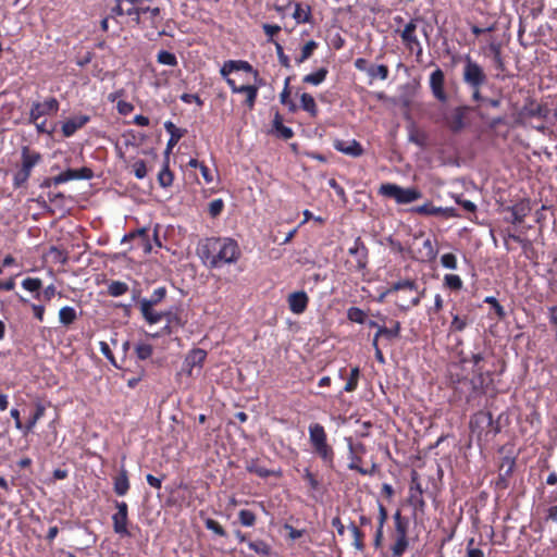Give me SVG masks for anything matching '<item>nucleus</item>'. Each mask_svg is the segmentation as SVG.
<instances>
[{
	"label": "nucleus",
	"instance_id": "2eb2a0df",
	"mask_svg": "<svg viewBox=\"0 0 557 557\" xmlns=\"http://www.w3.org/2000/svg\"><path fill=\"white\" fill-rule=\"evenodd\" d=\"M159 314L161 320L165 319L166 322L178 329H183L188 322L187 312L182 305L171 306L166 310L160 311Z\"/></svg>",
	"mask_w": 557,
	"mask_h": 557
},
{
	"label": "nucleus",
	"instance_id": "f257e3e1",
	"mask_svg": "<svg viewBox=\"0 0 557 557\" xmlns=\"http://www.w3.org/2000/svg\"><path fill=\"white\" fill-rule=\"evenodd\" d=\"M422 495L423 491L416 471L411 474L409 496L401 508H396L393 505V498L395 496L394 487L388 483H383L380 492V499L377 500V521L385 522L391 509H395V522H409L410 520L413 522H423L425 503Z\"/></svg>",
	"mask_w": 557,
	"mask_h": 557
},
{
	"label": "nucleus",
	"instance_id": "c03bdc74",
	"mask_svg": "<svg viewBox=\"0 0 557 557\" xmlns=\"http://www.w3.org/2000/svg\"><path fill=\"white\" fill-rule=\"evenodd\" d=\"M22 287L30 293H36L35 297L40 298L39 290L42 287V281L38 277H26L22 282Z\"/></svg>",
	"mask_w": 557,
	"mask_h": 557
},
{
	"label": "nucleus",
	"instance_id": "3c124183",
	"mask_svg": "<svg viewBox=\"0 0 557 557\" xmlns=\"http://www.w3.org/2000/svg\"><path fill=\"white\" fill-rule=\"evenodd\" d=\"M116 511L112 516L113 522H127V504L125 502L115 503Z\"/></svg>",
	"mask_w": 557,
	"mask_h": 557
},
{
	"label": "nucleus",
	"instance_id": "c756f323",
	"mask_svg": "<svg viewBox=\"0 0 557 557\" xmlns=\"http://www.w3.org/2000/svg\"><path fill=\"white\" fill-rule=\"evenodd\" d=\"M65 182L74 181V180H90L94 176V172L91 169L83 166L81 169H67L62 172Z\"/></svg>",
	"mask_w": 557,
	"mask_h": 557
},
{
	"label": "nucleus",
	"instance_id": "338daca9",
	"mask_svg": "<svg viewBox=\"0 0 557 557\" xmlns=\"http://www.w3.org/2000/svg\"><path fill=\"white\" fill-rule=\"evenodd\" d=\"M474 540L471 539L467 546V557H484L482 549L473 547Z\"/></svg>",
	"mask_w": 557,
	"mask_h": 557
},
{
	"label": "nucleus",
	"instance_id": "9b49d317",
	"mask_svg": "<svg viewBox=\"0 0 557 557\" xmlns=\"http://www.w3.org/2000/svg\"><path fill=\"white\" fill-rule=\"evenodd\" d=\"M348 255L351 257V260H348V269L354 272L363 271L369 262V250L361 239V237H357L354 240V244L348 249Z\"/></svg>",
	"mask_w": 557,
	"mask_h": 557
},
{
	"label": "nucleus",
	"instance_id": "7c9ffc66",
	"mask_svg": "<svg viewBox=\"0 0 557 557\" xmlns=\"http://www.w3.org/2000/svg\"><path fill=\"white\" fill-rule=\"evenodd\" d=\"M418 260L422 262H430L436 259L437 250L435 249L433 242L430 238H425L422 244V248L418 251Z\"/></svg>",
	"mask_w": 557,
	"mask_h": 557
},
{
	"label": "nucleus",
	"instance_id": "ddd939ff",
	"mask_svg": "<svg viewBox=\"0 0 557 557\" xmlns=\"http://www.w3.org/2000/svg\"><path fill=\"white\" fill-rule=\"evenodd\" d=\"M60 102L55 97H49L42 102H34L29 111V122L36 123L40 117L58 113Z\"/></svg>",
	"mask_w": 557,
	"mask_h": 557
},
{
	"label": "nucleus",
	"instance_id": "4d7b16f0",
	"mask_svg": "<svg viewBox=\"0 0 557 557\" xmlns=\"http://www.w3.org/2000/svg\"><path fill=\"white\" fill-rule=\"evenodd\" d=\"M484 302L491 305V307L494 309L496 315L499 319H504L506 317V311H505L504 307L499 304V301L495 297L488 296L484 299Z\"/></svg>",
	"mask_w": 557,
	"mask_h": 557
},
{
	"label": "nucleus",
	"instance_id": "79ce46f5",
	"mask_svg": "<svg viewBox=\"0 0 557 557\" xmlns=\"http://www.w3.org/2000/svg\"><path fill=\"white\" fill-rule=\"evenodd\" d=\"M443 285L450 290L459 292L463 287V282L457 274H445Z\"/></svg>",
	"mask_w": 557,
	"mask_h": 557
},
{
	"label": "nucleus",
	"instance_id": "4c0bfd02",
	"mask_svg": "<svg viewBox=\"0 0 557 557\" xmlns=\"http://www.w3.org/2000/svg\"><path fill=\"white\" fill-rule=\"evenodd\" d=\"M290 77H286L284 82V87L282 92L280 94V102L284 106L288 107L290 112H296L297 106L294 101L290 100V88H289Z\"/></svg>",
	"mask_w": 557,
	"mask_h": 557
},
{
	"label": "nucleus",
	"instance_id": "b1692460",
	"mask_svg": "<svg viewBox=\"0 0 557 557\" xmlns=\"http://www.w3.org/2000/svg\"><path fill=\"white\" fill-rule=\"evenodd\" d=\"M207 358V351L201 348H194L185 358V366L188 368V373L191 374L195 367L201 368Z\"/></svg>",
	"mask_w": 557,
	"mask_h": 557
},
{
	"label": "nucleus",
	"instance_id": "c85d7f7f",
	"mask_svg": "<svg viewBox=\"0 0 557 557\" xmlns=\"http://www.w3.org/2000/svg\"><path fill=\"white\" fill-rule=\"evenodd\" d=\"M302 478L307 482L310 495L313 498H317V494L320 496L323 494L321 482L318 480L317 475L312 473L308 468L305 469Z\"/></svg>",
	"mask_w": 557,
	"mask_h": 557
},
{
	"label": "nucleus",
	"instance_id": "58836bf2",
	"mask_svg": "<svg viewBox=\"0 0 557 557\" xmlns=\"http://www.w3.org/2000/svg\"><path fill=\"white\" fill-rule=\"evenodd\" d=\"M400 38L403 44L409 51L416 52L417 58H420L422 55V45L418 39L417 35H409L408 37L401 36Z\"/></svg>",
	"mask_w": 557,
	"mask_h": 557
},
{
	"label": "nucleus",
	"instance_id": "13d9d810",
	"mask_svg": "<svg viewBox=\"0 0 557 557\" xmlns=\"http://www.w3.org/2000/svg\"><path fill=\"white\" fill-rule=\"evenodd\" d=\"M262 29L264 34L268 36V41L274 44L276 41L273 39V37L277 35L282 28L280 25L276 24H263Z\"/></svg>",
	"mask_w": 557,
	"mask_h": 557
},
{
	"label": "nucleus",
	"instance_id": "a18cd8bd",
	"mask_svg": "<svg viewBox=\"0 0 557 557\" xmlns=\"http://www.w3.org/2000/svg\"><path fill=\"white\" fill-rule=\"evenodd\" d=\"M527 115L530 117L546 119L549 110L546 106L540 103H531L529 108H525Z\"/></svg>",
	"mask_w": 557,
	"mask_h": 557
},
{
	"label": "nucleus",
	"instance_id": "f704fd0d",
	"mask_svg": "<svg viewBox=\"0 0 557 557\" xmlns=\"http://www.w3.org/2000/svg\"><path fill=\"white\" fill-rule=\"evenodd\" d=\"M327 74H329L327 67H325V66L320 67L315 72L305 75L302 77V83L313 85V86H319L320 84H322L325 81Z\"/></svg>",
	"mask_w": 557,
	"mask_h": 557
},
{
	"label": "nucleus",
	"instance_id": "dca6fc26",
	"mask_svg": "<svg viewBox=\"0 0 557 557\" xmlns=\"http://www.w3.org/2000/svg\"><path fill=\"white\" fill-rule=\"evenodd\" d=\"M506 210L511 214L509 219H506L507 222L516 225L521 224L532 210L530 199H520L512 206L507 207Z\"/></svg>",
	"mask_w": 557,
	"mask_h": 557
},
{
	"label": "nucleus",
	"instance_id": "0e129e2a",
	"mask_svg": "<svg viewBox=\"0 0 557 557\" xmlns=\"http://www.w3.org/2000/svg\"><path fill=\"white\" fill-rule=\"evenodd\" d=\"M146 1L147 0H141L140 4L137 5V15H135L136 25H140L143 16L152 9L151 7L145 4Z\"/></svg>",
	"mask_w": 557,
	"mask_h": 557
},
{
	"label": "nucleus",
	"instance_id": "de8ad7c7",
	"mask_svg": "<svg viewBox=\"0 0 557 557\" xmlns=\"http://www.w3.org/2000/svg\"><path fill=\"white\" fill-rule=\"evenodd\" d=\"M318 48V42L314 40H309L302 48L299 57L296 58V63L301 64L306 60H308Z\"/></svg>",
	"mask_w": 557,
	"mask_h": 557
},
{
	"label": "nucleus",
	"instance_id": "ea45409f",
	"mask_svg": "<svg viewBox=\"0 0 557 557\" xmlns=\"http://www.w3.org/2000/svg\"><path fill=\"white\" fill-rule=\"evenodd\" d=\"M174 175L170 170L169 160L164 162L163 168L158 174V183L161 187H170L173 184Z\"/></svg>",
	"mask_w": 557,
	"mask_h": 557
},
{
	"label": "nucleus",
	"instance_id": "7ed1b4c3",
	"mask_svg": "<svg viewBox=\"0 0 557 557\" xmlns=\"http://www.w3.org/2000/svg\"><path fill=\"white\" fill-rule=\"evenodd\" d=\"M197 255L209 269L235 264L242 258L238 243L231 237H207L199 242Z\"/></svg>",
	"mask_w": 557,
	"mask_h": 557
},
{
	"label": "nucleus",
	"instance_id": "20e7f679",
	"mask_svg": "<svg viewBox=\"0 0 557 557\" xmlns=\"http://www.w3.org/2000/svg\"><path fill=\"white\" fill-rule=\"evenodd\" d=\"M474 110V107L467 104L448 107L444 103L432 112L430 117L435 124H440L449 133L458 135L471 125L470 114Z\"/></svg>",
	"mask_w": 557,
	"mask_h": 557
},
{
	"label": "nucleus",
	"instance_id": "412c9836",
	"mask_svg": "<svg viewBox=\"0 0 557 557\" xmlns=\"http://www.w3.org/2000/svg\"><path fill=\"white\" fill-rule=\"evenodd\" d=\"M90 121L89 115L81 114L66 120L62 124V134L64 137L73 136L78 129L84 127Z\"/></svg>",
	"mask_w": 557,
	"mask_h": 557
},
{
	"label": "nucleus",
	"instance_id": "f3484780",
	"mask_svg": "<svg viewBox=\"0 0 557 557\" xmlns=\"http://www.w3.org/2000/svg\"><path fill=\"white\" fill-rule=\"evenodd\" d=\"M413 211L421 215H432L437 216L442 215L445 218H458L459 214L457 210L453 207H435L432 202H426L421 206H418L413 209Z\"/></svg>",
	"mask_w": 557,
	"mask_h": 557
},
{
	"label": "nucleus",
	"instance_id": "aec40b11",
	"mask_svg": "<svg viewBox=\"0 0 557 557\" xmlns=\"http://www.w3.org/2000/svg\"><path fill=\"white\" fill-rule=\"evenodd\" d=\"M287 302L289 310L294 314H301L308 308L309 297L304 290L294 292L288 295Z\"/></svg>",
	"mask_w": 557,
	"mask_h": 557
},
{
	"label": "nucleus",
	"instance_id": "774afa93",
	"mask_svg": "<svg viewBox=\"0 0 557 557\" xmlns=\"http://www.w3.org/2000/svg\"><path fill=\"white\" fill-rule=\"evenodd\" d=\"M548 318L550 324L556 329L555 338L557 341V305L548 309Z\"/></svg>",
	"mask_w": 557,
	"mask_h": 557
},
{
	"label": "nucleus",
	"instance_id": "e2e57ef3",
	"mask_svg": "<svg viewBox=\"0 0 557 557\" xmlns=\"http://www.w3.org/2000/svg\"><path fill=\"white\" fill-rule=\"evenodd\" d=\"M249 547L255 550L257 554H260V555H269L271 548L270 546L264 543L263 541H256V542H250L249 543Z\"/></svg>",
	"mask_w": 557,
	"mask_h": 557
},
{
	"label": "nucleus",
	"instance_id": "2f4dec72",
	"mask_svg": "<svg viewBox=\"0 0 557 557\" xmlns=\"http://www.w3.org/2000/svg\"><path fill=\"white\" fill-rule=\"evenodd\" d=\"M45 410H46V408L42 404H40V403L36 404L34 413L29 417L27 422L25 424H23L22 432L24 433V435H27L29 432L33 431L36 423L44 417Z\"/></svg>",
	"mask_w": 557,
	"mask_h": 557
},
{
	"label": "nucleus",
	"instance_id": "4be33fe9",
	"mask_svg": "<svg viewBox=\"0 0 557 557\" xmlns=\"http://www.w3.org/2000/svg\"><path fill=\"white\" fill-rule=\"evenodd\" d=\"M164 128L170 134V138L165 148V153L169 154L181 140V138L185 136L187 131L185 128L177 127L172 121H166L164 123Z\"/></svg>",
	"mask_w": 557,
	"mask_h": 557
},
{
	"label": "nucleus",
	"instance_id": "393cba45",
	"mask_svg": "<svg viewBox=\"0 0 557 557\" xmlns=\"http://www.w3.org/2000/svg\"><path fill=\"white\" fill-rule=\"evenodd\" d=\"M129 490V480L127 470L122 467L120 472L113 478V491L119 496H124Z\"/></svg>",
	"mask_w": 557,
	"mask_h": 557
},
{
	"label": "nucleus",
	"instance_id": "a211bd4d",
	"mask_svg": "<svg viewBox=\"0 0 557 557\" xmlns=\"http://www.w3.org/2000/svg\"><path fill=\"white\" fill-rule=\"evenodd\" d=\"M333 147L335 150H337L348 157H351V158H358L364 153L363 147L356 139H349V140L335 139L333 141Z\"/></svg>",
	"mask_w": 557,
	"mask_h": 557
},
{
	"label": "nucleus",
	"instance_id": "a878e982",
	"mask_svg": "<svg viewBox=\"0 0 557 557\" xmlns=\"http://www.w3.org/2000/svg\"><path fill=\"white\" fill-rule=\"evenodd\" d=\"M272 129L274 134L282 139L288 140L294 137V131L283 124V116L278 111H276L274 114L272 121Z\"/></svg>",
	"mask_w": 557,
	"mask_h": 557
},
{
	"label": "nucleus",
	"instance_id": "1a4fd4ad",
	"mask_svg": "<svg viewBox=\"0 0 557 557\" xmlns=\"http://www.w3.org/2000/svg\"><path fill=\"white\" fill-rule=\"evenodd\" d=\"M379 193L384 197L395 199L400 205L411 203L422 197L421 191L414 187L403 188L392 183L382 184Z\"/></svg>",
	"mask_w": 557,
	"mask_h": 557
},
{
	"label": "nucleus",
	"instance_id": "37998d69",
	"mask_svg": "<svg viewBox=\"0 0 557 557\" xmlns=\"http://www.w3.org/2000/svg\"><path fill=\"white\" fill-rule=\"evenodd\" d=\"M247 470H248V472L255 473L256 475H258V476H260L262 479H265V478H269V476H276V475L280 474V472H276L274 470H269L265 467L259 465L258 462H251L247 467Z\"/></svg>",
	"mask_w": 557,
	"mask_h": 557
},
{
	"label": "nucleus",
	"instance_id": "c9c22d12",
	"mask_svg": "<svg viewBox=\"0 0 557 557\" xmlns=\"http://www.w3.org/2000/svg\"><path fill=\"white\" fill-rule=\"evenodd\" d=\"M450 314H451V322L448 327V332L451 334V333H459V332L465 331L469 324L468 315L467 314L459 315V314H457V313L455 314L453 312H450Z\"/></svg>",
	"mask_w": 557,
	"mask_h": 557
},
{
	"label": "nucleus",
	"instance_id": "e433bc0d",
	"mask_svg": "<svg viewBox=\"0 0 557 557\" xmlns=\"http://www.w3.org/2000/svg\"><path fill=\"white\" fill-rule=\"evenodd\" d=\"M77 319L76 310L73 307L64 306L59 310V321L62 325L69 326Z\"/></svg>",
	"mask_w": 557,
	"mask_h": 557
},
{
	"label": "nucleus",
	"instance_id": "5fc2aeb1",
	"mask_svg": "<svg viewBox=\"0 0 557 557\" xmlns=\"http://www.w3.org/2000/svg\"><path fill=\"white\" fill-rule=\"evenodd\" d=\"M441 264L445 269L448 270H456L458 265L457 257L453 252H447L442 255L441 257Z\"/></svg>",
	"mask_w": 557,
	"mask_h": 557
},
{
	"label": "nucleus",
	"instance_id": "5701e85b",
	"mask_svg": "<svg viewBox=\"0 0 557 557\" xmlns=\"http://www.w3.org/2000/svg\"><path fill=\"white\" fill-rule=\"evenodd\" d=\"M131 240H138V246H141L146 253H149L151 251V244H150V238H149L147 228L143 227V228H138L136 231L129 232L128 234H125L123 237V242H131Z\"/></svg>",
	"mask_w": 557,
	"mask_h": 557
},
{
	"label": "nucleus",
	"instance_id": "f03ea898",
	"mask_svg": "<svg viewBox=\"0 0 557 557\" xmlns=\"http://www.w3.org/2000/svg\"><path fill=\"white\" fill-rule=\"evenodd\" d=\"M220 74L234 94H245V104L253 109L259 87L263 84L259 72L248 61L228 60L221 66Z\"/></svg>",
	"mask_w": 557,
	"mask_h": 557
},
{
	"label": "nucleus",
	"instance_id": "72a5a7b5",
	"mask_svg": "<svg viewBox=\"0 0 557 557\" xmlns=\"http://www.w3.org/2000/svg\"><path fill=\"white\" fill-rule=\"evenodd\" d=\"M300 108L306 111L311 117H317L319 113L318 106L312 95L304 92L300 96Z\"/></svg>",
	"mask_w": 557,
	"mask_h": 557
},
{
	"label": "nucleus",
	"instance_id": "bb28decb",
	"mask_svg": "<svg viewBox=\"0 0 557 557\" xmlns=\"http://www.w3.org/2000/svg\"><path fill=\"white\" fill-rule=\"evenodd\" d=\"M163 21L159 7H153L146 15L143 16L140 25L159 29Z\"/></svg>",
	"mask_w": 557,
	"mask_h": 557
},
{
	"label": "nucleus",
	"instance_id": "4468645a",
	"mask_svg": "<svg viewBox=\"0 0 557 557\" xmlns=\"http://www.w3.org/2000/svg\"><path fill=\"white\" fill-rule=\"evenodd\" d=\"M429 84L433 97L442 104L446 103L448 95L445 91V74L440 67L431 73Z\"/></svg>",
	"mask_w": 557,
	"mask_h": 557
},
{
	"label": "nucleus",
	"instance_id": "864d4df0",
	"mask_svg": "<svg viewBox=\"0 0 557 557\" xmlns=\"http://www.w3.org/2000/svg\"><path fill=\"white\" fill-rule=\"evenodd\" d=\"M136 355L138 359L146 360L151 357L153 352V348L148 343H139L135 347Z\"/></svg>",
	"mask_w": 557,
	"mask_h": 557
},
{
	"label": "nucleus",
	"instance_id": "6e6552de",
	"mask_svg": "<svg viewBox=\"0 0 557 557\" xmlns=\"http://www.w3.org/2000/svg\"><path fill=\"white\" fill-rule=\"evenodd\" d=\"M40 160L41 154L39 152L30 150L28 146L22 148V165L14 174V188L22 187L28 181L34 166H36Z\"/></svg>",
	"mask_w": 557,
	"mask_h": 557
},
{
	"label": "nucleus",
	"instance_id": "0eeeda50",
	"mask_svg": "<svg viewBox=\"0 0 557 557\" xmlns=\"http://www.w3.org/2000/svg\"><path fill=\"white\" fill-rule=\"evenodd\" d=\"M168 290L164 286L156 288L149 298L139 300V309L145 321L152 325L161 321L160 311L154 310V306L159 305L165 297Z\"/></svg>",
	"mask_w": 557,
	"mask_h": 557
},
{
	"label": "nucleus",
	"instance_id": "a19ab883",
	"mask_svg": "<svg viewBox=\"0 0 557 557\" xmlns=\"http://www.w3.org/2000/svg\"><path fill=\"white\" fill-rule=\"evenodd\" d=\"M360 369L359 367H354L350 370L349 376L347 379V382L344 386L343 392L351 393L355 392L358 387L359 380H360Z\"/></svg>",
	"mask_w": 557,
	"mask_h": 557
},
{
	"label": "nucleus",
	"instance_id": "39448f33",
	"mask_svg": "<svg viewBox=\"0 0 557 557\" xmlns=\"http://www.w3.org/2000/svg\"><path fill=\"white\" fill-rule=\"evenodd\" d=\"M309 441L314 453L323 460V462L334 468V450L327 444V435L325 429L320 423H311L309 425Z\"/></svg>",
	"mask_w": 557,
	"mask_h": 557
},
{
	"label": "nucleus",
	"instance_id": "bf43d9fd",
	"mask_svg": "<svg viewBox=\"0 0 557 557\" xmlns=\"http://www.w3.org/2000/svg\"><path fill=\"white\" fill-rule=\"evenodd\" d=\"M274 46L280 64L286 69H289L290 60L289 57L285 54L283 46L280 42H274Z\"/></svg>",
	"mask_w": 557,
	"mask_h": 557
},
{
	"label": "nucleus",
	"instance_id": "6e6d98bb",
	"mask_svg": "<svg viewBox=\"0 0 557 557\" xmlns=\"http://www.w3.org/2000/svg\"><path fill=\"white\" fill-rule=\"evenodd\" d=\"M223 209H224V201H223V199L219 198V199L212 200L209 203L208 212L211 218H216L222 213Z\"/></svg>",
	"mask_w": 557,
	"mask_h": 557
},
{
	"label": "nucleus",
	"instance_id": "9d476101",
	"mask_svg": "<svg viewBox=\"0 0 557 557\" xmlns=\"http://www.w3.org/2000/svg\"><path fill=\"white\" fill-rule=\"evenodd\" d=\"M488 356L490 355L485 350H482V351L471 354L470 357H462L460 359V361L462 363L471 362L473 364V372L475 373L476 377H475V380H471L470 384L472 385V388H473L472 393L475 396L484 394V382H485L484 375L485 374L483 372V369H484L483 363L485 362V360Z\"/></svg>",
	"mask_w": 557,
	"mask_h": 557
},
{
	"label": "nucleus",
	"instance_id": "f8f14e48",
	"mask_svg": "<svg viewBox=\"0 0 557 557\" xmlns=\"http://www.w3.org/2000/svg\"><path fill=\"white\" fill-rule=\"evenodd\" d=\"M465 67L462 73V79L469 87H482L486 83V74L482 66L473 61L470 54H466L463 58Z\"/></svg>",
	"mask_w": 557,
	"mask_h": 557
},
{
	"label": "nucleus",
	"instance_id": "423d86ee",
	"mask_svg": "<svg viewBox=\"0 0 557 557\" xmlns=\"http://www.w3.org/2000/svg\"><path fill=\"white\" fill-rule=\"evenodd\" d=\"M386 525V540L388 541L393 557H403L410 543L407 530L409 524Z\"/></svg>",
	"mask_w": 557,
	"mask_h": 557
},
{
	"label": "nucleus",
	"instance_id": "680f3d73",
	"mask_svg": "<svg viewBox=\"0 0 557 557\" xmlns=\"http://www.w3.org/2000/svg\"><path fill=\"white\" fill-rule=\"evenodd\" d=\"M133 173L138 180H143L147 175V166L144 160H137L133 164Z\"/></svg>",
	"mask_w": 557,
	"mask_h": 557
},
{
	"label": "nucleus",
	"instance_id": "8fccbe9b",
	"mask_svg": "<svg viewBox=\"0 0 557 557\" xmlns=\"http://www.w3.org/2000/svg\"><path fill=\"white\" fill-rule=\"evenodd\" d=\"M157 61L158 63L160 64H163V65H169V66H176L177 65V58L174 53L170 52V51H166V50H161L158 52L157 54Z\"/></svg>",
	"mask_w": 557,
	"mask_h": 557
},
{
	"label": "nucleus",
	"instance_id": "603ef678",
	"mask_svg": "<svg viewBox=\"0 0 557 557\" xmlns=\"http://www.w3.org/2000/svg\"><path fill=\"white\" fill-rule=\"evenodd\" d=\"M347 318L351 322L362 324L366 322L367 313L358 307H350L347 311Z\"/></svg>",
	"mask_w": 557,
	"mask_h": 557
},
{
	"label": "nucleus",
	"instance_id": "69168bd1",
	"mask_svg": "<svg viewBox=\"0 0 557 557\" xmlns=\"http://www.w3.org/2000/svg\"><path fill=\"white\" fill-rule=\"evenodd\" d=\"M380 337H385L387 341H393V339L397 338L394 335L393 331L386 326H379V330L376 331L373 338H376V342H379Z\"/></svg>",
	"mask_w": 557,
	"mask_h": 557
},
{
	"label": "nucleus",
	"instance_id": "cd10ccee",
	"mask_svg": "<svg viewBox=\"0 0 557 557\" xmlns=\"http://www.w3.org/2000/svg\"><path fill=\"white\" fill-rule=\"evenodd\" d=\"M295 10L293 13V17L296 21L297 24H305V23H311L312 22V9L310 5L306 4L305 7L296 2L294 4Z\"/></svg>",
	"mask_w": 557,
	"mask_h": 557
},
{
	"label": "nucleus",
	"instance_id": "6ab92c4d",
	"mask_svg": "<svg viewBox=\"0 0 557 557\" xmlns=\"http://www.w3.org/2000/svg\"><path fill=\"white\" fill-rule=\"evenodd\" d=\"M141 0H114L115 5L112 8V13L116 16H128L135 23V15H137V5Z\"/></svg>",
	"mask_w": 557,
	"mask_h": 557
},
{
	"label": "nucleus",
	"instance_id": "09e8293b",
	"mask_svg": "<svg viewBox=\"0 0 557 557\" xmlns=\"http://www.w3.org/2000/svg\"><path fill=\"white\" fill-rule=\"evenodd\" d=\"M128 292V285L121 281H113L108 286V294L112 297H119Z\"/></svg>",
	"mask_w": 557,
	"mask_h": 557
},
{
	"label": "nucleus",
	"instance_id": "052dcab7",
	"mask_svg": "<svg viewBox=\"0 0 557 557\" xmlns=\"http://www.w3.org/2000/svg\"><path fill=\"white\" fill-rule=\"evenodd\" d=\"M99 347H100V351L101 354L110 361V363L112 366H114L115 368H119L117 363H116V360L114 358V355L109 346V344L104 341H101L99 343Z\"/></svg>",
	"mask_w": 557,
	"mask_h": 557
},
{
	"label": "nucleus",
	"instance_id": "473e14b6",
	"mask_svg": "<svg viewBox=\"0 0 557 557\" xmlns=\"http://www.w3.org/2000/svg\"><path fill=\"white\" fill-rule=\"evenodd\" d=\"M418 282L413 278H405L394 282L387 289V294L397 293L400 290L410 292L417 290Z\"/></svg>",
	"mask_w": 557,
	"mask_h": 557
},
{
	"label": "nucleus",
	"instance_id": "49530a36",
	"mask_svg": "<svg viewBox=\"0 0 557 557\" xmlns=\"http://www.w3.org/2000/svg\"><path fill=\"white\" fill-rule=\"evenodd\" d=\"M388 75H389V70H388V66L385 65V64L371 65L369 74H368V76L371 79L379 78V79H382V81L387 79Z\"/></svg>",
	"mask_w": 557,
	"mask_h": 557
}]
</instances>
